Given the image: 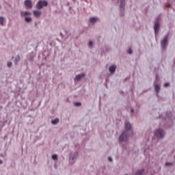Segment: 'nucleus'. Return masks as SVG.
<instances>
[{"label":"nucleus","mask_w":175,"mask_h":175,"mask_svg":"<svg viewBox=\"0 0 175 175\" xmlns=\"http://www.w3.org/2000/svg\"><path fill=\"white\" fill-rule=\"evenodd\" d=\"M47 5V1H40L37 3V9H42V8Z\"/></svg>","instance_id":"f257e3e1"},{"label":"nucleus","mask_w":175,"mask_h":175,"mask_svg":"<svg viewBox=\"0 0 175 175\" xmlns=\"http://www.w3.org/2000/svg\"><path fill=\"white\" fill-rule=\"evenodd\" d=\"M155 135H156V136H157V137H163V135H165V133H163V131H162V130H157Z\"/></svg>","instance_id":"f03ea898"},{"label":"nucleus","mask_w":175,"mask_h":175,"mask_svg":"<svg viewBox=\"0 0 175 175\" xmlns=\"http://www.w3.org/2000/svg\"><path fill=\"white\" fill-rule=\"evenodd\" d=\"M25 7L27 8V9H29L31 8H32V3L31 2L30 0H26L25 1Z\"/></svg>","instance_id":"7ed1b4c3"},{"label":"nucleus","mask_w":175,"mask_h":175,"mask_svg":"<svg viewBox=\"0 0 175 175\" xmlns=\"http://www.w3.org/2000/svg\"><path fill=\"white\" fill-rule=\"evenodd\" d=\"M119 140L120 142H125V140H126V133H123L120 137Z\"/></svg>","instance_id":"20e7f679"},{"label":"nucleus","mask_w":175,"mask_h":175,"mask_svg":"<svg viewBox=\"0 0 175 175\" xmlns=\"http://www.w3.org/2000/svg\"><path fill=\"white\" fill-rule=\"evenodd\" d=\"M22 17H25V16H31V12H21Z\"/></svg>","instance_id":"39448f33"},{"label":"nucleus","mask_w":175,"mask_h":175,"mask_svg":"<svg viewBox=\"0 0 175 175\" xmlns=\"http://www.w3.org/2000/svg\"><path fill=\"white\" fill-rule=\"evenodd\" d=\"M33 14L36 17H40V14H42V12L39 11H33Z\"/></svg>","instance_id":"423d86ee"},{"label":"nucleus","mask_w":175,"mask_h":175,"mask_svg":"<svg viewBox=\"0 0 175 175\" xmlns=\"http://www.w3.org/2000/svg\"><path fill=\"white\" fill-rule=\"evenodd\" d=\"M116 66H111V67H109V72L111 73H114V70H116Z\"/></svg>","instance_id":"0eeeda50"},{"label":"nucleus","mask_w":175,"mask_h":175,"mask_svg":"<svg viewBox=\"0 0 175 175\" xmlns=\"http://www.w3.org/2000/svg\"><path fill=\"white\" fill-rule=\"evenodd\" d=\"M167 42V38H164L162 41H161V46L163 47H165V45L166 44Z\"/></svg>","instance_id":"6e6552de"},{"label":"nucleus","mask_w":175,"mask_h":175,"mask_svg":"<svg viewBox=\"0 0 175 175\" xmlns=\"http://www.w3.org/2000/svg\"><path fill=\"white\" fill-rule=\"evenodd\" d=\"M82 77H84V74H81V75H77L75 80L79 81Z\"/></svg>","instance_id":"1a4fd4ad"},{"label":"nucleus","mask_w":175,"mask_h":175,"mask_svg":"<svg viewBox=\"0 0 175 175\" xmlns=\"http://www.w3.org/2000/svg\"><path fill=\"white\" fill-rule=\"evenodd\" d=\"M158 28H159V23H156L154 24V32H156V33L157 32Z\"/></svg>","instance_id":"9d476101"},{"label":"nucleus","mask_w":175,"mask_h":175,"mask_svg":"<svg viewBox=\"0 0 175 175\" xmlns=\"http://www.w3.org/2000/svg\"><path fill=\"white\" fill-rule=\"evenodd\" d=\"M90 23H96V21H98V18H91L90 19Z\"/></svg>","instance_id":"9b49d317"},{"label":"nucleus","mask_w":175,"mask_h":175,"mask_svg":"<svg viewBox=\"0 0 175 175\" xmlns=\"http://www.w3.org/2000/svg\"><path fill=\"white\" fill-rule=\"evenodd\" d=\"M125 129H126L127 131H129V129H131V124L126 122V125H125Z\"/></svg>","instance_id":"f8f14e48"},{"label":"nucleus","mask_w":175,"mask_h":175,"mask_svg":"<svg viewBox=\"0 0 175 175\" xmlns=\"http://www.w3.org/2000/svg\"><path fill=\"white\" fill-rule=\"evenodd\" d=\"M53 125H55V124H58L59 122V120L58 119H55L54 120L51 121Z\"/></svg>","instance_id":"ddd939ff"},{"label":"nucleus","mask_w":175,"mask_h":175,"mask_svg":"<svg viewBox=\"0 0 175 175\" xmlns=\"http://www.w3.org/2000/svg\"><path fill=\"white\" fill-rule=\"evenodd\" d=\"M5 23V18L3 17H0V25H3Z\"/></svg>","instance_id":"4468645a"},{"label":"nucleus","mask_w":175,"mask_h":175,"mask_svg":"<svg viewBox=\"0 0 175 175\" xmlns=\"http://www.w3.org/2000/svg\"><path fill=\"white\" fill-rule=\"evenodd\" d=\"M32 18L31 17H25V21L27 23H29V21H31Z\"/></svg>","instance_id":"2eb2a0df"},{"label":"nucleus","mask_w":175,"mask_h":175,"mask_svg":"<svg viewBox=\"0 0 175 175\" xmlns=\"http://www.w3.org/2000/svg\"><path fill=\"white\" fill-rule=\"evenodd\" d=\"M155 91H157V92L158 91H159V85H155Z\"/></svg>","instance_id":"dca6fc26"},{"label":"nucleus","mask_w":175,"mask_h":175,"mask_svg":"<svg viewBox=\"0 0 175 175\" xmlns=\"http://www.w3.org/2000/svg\"><path fill=\"white\" fill-rule=\"evenodd\" d=\"M57 158V155H55V154L52 155V159H53L54 161H56Z\"/></svg>","instance_id":"f3484780"},{"label":"nucleus","mask_w":175,"mask_h":175,"mask_svg":"<svg viewBox=\"0 0 175 175\" xmlns=\"http://www.w3.org/2000/svg\"><path fill=\"white\" fill-rule=\"evenodd\" d=\"M88 46L89 47H91V46H92V42L90 41L88 43Z\"/></svg>","instance_id":"a211bd4d"},{"label":"nucleus","mask_w":175,"mask_h":175,"mask_svg":"<svg viewBox=\"0 0 175 175\" xmlns=\"http://www.w3.org/2000/svg\"><path fill=\"white\" fill-rule=\"evenodd\" d=\"M7 65L8 68H10V66H12V62H8Z\"/></svg>","instance_id":"6ab92c4d"},{"label":"nucleus","mask_w":175,"mask_h":175,"mask_svg":"<svg viewBox=\"0 0 175 175\" xmlns=\"http://www.w3.org/2000/svg\"><path fill=\"white\" fill-rule=\"evenodd\" d=\"M128 53L129 54H132V49H129Z\"/></svg>","instance_id":"aec40b11"},{"label":"nucleus","mask_w":175,"mask_h":175,"mask_svg":"<svg viewBox=\"0 0 175 175\" xmlns=\"http://www.w3.org/2000/svg\"><path fill=\"white\" fill-rule=\"evenodd\" d=\"M170 165H172V163H165V165H166V166H170Z\"/></svg>","instance_id":"412c9836"},{"label":"nucleus","mask_w":175,"mask_h":175,"mask_svg":"<svg viewBox=\"0 0 175 175\" xmlns=\"http://www.w3.org/2000/svg\"><path fill=\"white\" fill-rule=\"evenodd\" d=\"M80 105H81V104H80L79 103H75V106H80Z\"/></svg>","instance_id":"4be33fe9"},{"label":"nucleus","mask_w":175,"mask_h":175,"mask_svg":"<svg viewBox=\"0 0 175 175\" xmlns=\"http://www.w3.org/2000/svg\"><path fill=\"white\" fill-rule=\"evenodd\" d=\"M164 87H169V83H165Z\"/></svg>","instance_id":"5701e85b"},{"label":"nucleus","mask_w":175,"mask_h":175,"mask_svg":"<svg viewBox=\"0 0 175 175\" xmlns=\"http://www.w3.org/2000/svg\"><path fill=\"white\" fill-rule=\"evenodd\" d=\"M108 161H109V162H111L112 159H111V157L108 158Z\"/></svg>","instance_id":"b1692460"},{"label":"nucleus","mask_w":175,"mask_h":175,"mask_svg":"<svg viewBox=\"0 0 175 175\" xmlns=\"http://www.w3.org/2000/svg\"><path fill=\"white\" fill-rule=\"evenodd\" d=\"M0 163H2V161L0 160Z\"/></svg>","instance_id":"393cba45"},{"label":"nucleus","mask_w":175,"mask_h":175,"mask_svg":"<svg viewBox=\"0 0 175 175\" xmlns=\"http://www.w3.org/2000/svg\"><path fill=\"white\" fill-rule=\"evenodd\" d=\"M20 59V57H18V61Z\"/></svg>","instance_id":"a878e982"}]
</instances>
